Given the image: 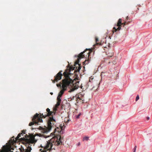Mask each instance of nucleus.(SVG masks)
Segmentation results:
<instances>
[{"mask_svg":"<svg viewBox=\"0 0 152 152\" xmlns=\"http://www.w3.org/2000/svg\"><path fill=\"white\" fill-rule=\"evenodd\" d=\"M21 134V133L18 134L15 140L13 139V141H12V140H10L9 145L3 146L2 149L0 150V152H8L10 150L12 145L13 144L14 142H15L19 140L23 142V143L25 145L26 147L28 146L27 148L25 150L21 147L19 148L20 152H30L32 149L31 147V144L37 142V140L35 139V136L32 135L30 136L29 138H25L23 137V138H21L19 139Z\"/></svg>","mask_w":152,"mask_h":152,"instance_id":"obj_1","label":"nucleus"},{"mask_svg":"<svg viewBox=\"0 0 152 152\" xmlns=\"http://www.w3.org/2000/svg\"><path fill=\"white\" fill-rule=\"evenodd\" d=\"M60 102H57L56 104L53 107V111H50L48 108V132L51 130L52 128H54V124L56 123V121L53 117L57 108L60 105Z\"/></svg>","mask_w":152,"mask_h":152,"instance_id":"obj_2","label":"nucleus"},{"mask_svg":"<svg viewBox=\"0 0 152 152\" xmlns=\"http://www.w3.org/2000/svg\"><path fill=\"white\" fill-rule=\"evenodd\" d=\"M48 138H49V140H48V151H50L52 149V146L53 145H58L62 144V140L63 138H62L60 135H58L56 136V134L52 133L50 136H48Z\"/></svg>","mask_w":152,"mask_h":152,"instance_id":"obj_3","label":"nucleus"},{"mask_svg":"<svg viewBox=\"0 0 152 152\" xmlns=\"http://www.w3.org/2000/svg\"><path fill=\"white\" fill-rule=\"evenodd\" d=\"M79 60L77 58V60L75 62L74 66H71L69 69H66L63 72L64 76L65 77V79L69 78V75L72 74L70 73L71 71H73L76 68L75 70L74 71V72H78L81 68V66L80 64H79Z\"/></svg>","mask_w":152,"mask_h":152,"instance_id":"obj_4","label":"nucleus"},{"mask_svg":"<svg viewBox=\"0 0 152 152\" xmlns=\"http://www.w3.org/2000/svg\"><path fill=\"white\" fill-rule=\"evenodd\" d=\"M47 116H48V114L47 115H43L42 114H40L36 113L32 118V121L31 122L29 123V126H31L34 124L37 125H40L39 123H41L42 121V118L43 117L45 118Z\"/></svg>","mask_w":152,"mask_h":152,"instance_id":"obj_5","label":"nucleus"},{"mask_svg":"<svg viewBox=\"0 0 152 152\" xmlns=\"http://www.w3.org/2000/svg\"><path fill=\"white\" fill-rule=\"evenodd\" d=\"M64 80H66V81L65 82L66 83H69L68 84L67 86L69 87H70L72 88L71 89L70 92L73 91L75 90H76L79 87L78 82H74L72 79L70 78L64 79Z\"/></svg>","mask_w":152,"mask_h":152,"instance_id":"obj_6","label":"nucleus"},{"mask_svg":"<svg viewBox=\"0 0 152 152\" xmlns=\"http://www.w3.org/2000/svg\"><path fill=\"white\" fill-rule=\"evenodd\" d=\"M92 52V50L89 49H86L83 52L81 53L78 56V59H80L85 57H89L91 53Z\"/></svg>","mask_w":152,"mask_h":152,"instance_id":"obj_7","label":"nucleus"},{"mask_svg":"<svg viewBox=\"0 0 152 152\" xmlns=\"http://www.w3.org/2000/svg\"><path fill=\"white\" fill-rule=\"evenodd\" d=\"M122 20L120 18L118 20L117 24L113 28L112 31L113 33L114 32L119 31L121 29L122 25Z\"/></svg>","mask_w":152,"mask_h":152,"instance_id":"obj_8","label":"nucleus"},{"mask_svg":"<svg viewBox=\"0 0 152 152\" xmlns=\"http://www.w3.org/2000/svg\"><path fill=\"white\" fill-rule=\"evenodd\" d=\"M63 72L62 70H60L55 76L54 79L53 80H52L53 83H55L57 82L58 80H61V77L63 75L62 73Z\"/></svg>","mask_w":152,"mask_h":152,"instance_id":"obj_9","label":"nucleus"},{"mask_svg":"<svg viewBox=\"0 0 152 152\" xmlns=\"http://www.w3.org/2000/svg\"><path fill=\"white\" fill-rule=\"evenodd\" d=\"M66 80H62V88L63 89L62 90H61L59 93L58 96H61L63 94L64 91L66 90V87H67V85L68 83H66Z\"/></svg>","mask_w":152,"mask_h":152,"instance_id":"obj_10","label":"nucleus"},{"mask_svg":"<svg viewBox=\"0 0 152 152\" xmlns=\"http://www.w3.org/2000/svg\"><path fill=\"white\" fill-rule=\"evenodd\" d=\"M40 127L41 128V132L42 133L41 134V136L45 138L48 137V135H47L48 134V128H47L46 129L41 127Z\"/></svg>","mask_w":152,"mask_h":152,"instance_id":"obj_11","label":"nucleus"},{"mask_svg":"<svg viewBox=\"0 0 152 152\" xmlns=\"http://www.w3.org/2000/svg\"><path fill=\"white\" fill-rule=\"evenodd\" d=\"M41 147L42 148L40 149L41 152H46L48 151V141H47V143L45 146L43 147L41 146Z\"/></svg>","mask_w":152,"mask_h":152,"instance_id":"obj_12","label":"nucleus"},{"mask_svg":"<svg viewBox=\"0 0 152 152\" xmlns=\"http://www.w3.org/2000/svg\"><path fill=\"white\" fill-rule=\"evenodd\" d=\"M65 126L64 125V123H63V124H61L60 125V127L61 129L60 132V134H61V131L64 130V129L65 128Z\"/></svg>","mask_w":152,"mask_h":152,"instance_id":"obj_13","label":"nucleus"},{"mask_svg":"<svg viewBox=\"0 0 152 152\" xmlns=\"http://www.w3.org/2000/svg\"><path fill=\"white\" fill-rule=\"evenodd\" d=\"M82 95L81 94L79 95L78 97V98L82 100V101L83 102L84 101L85 99L84 98V97L83 96L82 97Z\"/></svg>","mask_w":152,"mask_h":152,"instance_id":"obj_14","label":"nucleus"},{"mask_svg":"<svg viewBox=\"0 0 152 152\" xmlns=\"http://www.w3.org/2000/svg\"><path fill=\"white\" fill-rule=\"evenodd\" d=\"M89 58L88 59L86 60L85 61L83 62V64L86 65L87 64H88L89 62Z\"/></svg>","mask_w":152,"mask_h":152,"instance_id":"obj_15","label":"nucleus"},{"mask_svg":"<svg viewBox=\"0 0 152 152\" xmlns=\"http://www.w3.org/2000/svg\"><path fill=\"white\" fill-rule=\"evenodd\" d=\"M57 102H59L61 103V96H58L57 98Z\"/></svg>","mask_w":152,"mask_h":152,"instance_id":"obj_16","label":"nucleus"},{"mask_svg":"<svg viewBox=\"0 0 152 152\" xmlns=\"http://www.w3.org/2000/svg\"><path fill=\"white\" fill-rule=\"evenodd\" d=\"M95 40H96V43L97 45H101V43H99L98 42L99 41V39L97 38V37L95 38Z\"/></svg>","mask_w":152,"mask_h":152,"instance_id":"obj_17","label":"nucleus"},{"mask_svg":"<svg viewBox=\"0 0 152 152\" xmlns=\"http://www.w3.org/2000/svg\"><path fill=\"white\" fill-rule=\"evenodd\" d=\"M128 24V22H127L126 21H124L123 23H122V25H123V26L124 27L125 25Z\"/></svg>","mask_w":152,"mask_h":152,"instance_id":"obj_18","label":"nucleus"},{"mask_svg":"<svg viewBox=\"0 0 152 152\" xmlns=\"http://www.w3.org/2000/svg\"><path fill=\"white\" fill-rule=\"evenodd\" d=\"M61 83L60 82V83H59V84H56V86H57L58 87H60V88L61 87Z\"/></svg>","mask_w":152,"mask_h":152,"instance_id":"obj_19","label":"nucleus"},{"mask_svg":"<svg viewBox=\"0 0 152 152\" xmlns=\"http://www.w3.org/2000/svg\"><path fill=\"white\" fill-rule=\"evenodd\" d=\"M139 99V96L138 95H137L135 101H137Z\"/></svg>","mask_w":152,"mask_h":152,"instance_id":"obj_20","label":"nucleus"},{"mask_svg":"<svg viewBox=\"0 0 152 152\" xmlns=\"http://www.w3.org/2000/svg\"><path fill=\"white\" fill-rule=\"evenodd\" d=\"M88 137H84L83 138V139L84 140H88Z\"/></svg>","mask_w":152,"mask_h":152,"instance_id":"obj_21","label":"nucleus"},{"mask_svg":"<svg viewBox=\"0 0 152 152\" xmlns=\"http://www.w3.org/2000/svg\"><path fill=\"white\" fill-rule=\"evenodd\" d=\"M136 148H137V146H136H136H135V147H134V149H133V150H134L133 152H135Z\"/></svg>","mask_w":152,"mask_h":152,"instance_id":"obj_22","label":"nucleus"},{"mask_svg":"<svg viewBox=\"0 0 152 152\" xmlns=\"http://www.w3.org/2000/svg\"><path fill=\"white\" fill-rule=\"evenodd\" d=\"M80 115H81V114H80H80H79L78 115H77L76 116V118H79V116H80Z\"/></svg>","mask_w":152,"mask_h":152,"instance_id":"obj_23","label":"nucleus"},{"mask_svg":"<svg viewBox=\"0 0 152 152\" xmlns=\"http://www.w3.org/2000/svg\"><path fill=\"white\" fill-rule=\"evenodd\" d=\"M22 132V133H21V134H25V131L23 130Z\"/></svg>","mask_w":152,"mask_h":152,"instance_id":"obj_24","label":"nucleus"},{"mask_svg":"<svg viewBox=\"0 0 152 152\" xmlns=\"http://www.w3.org/2000/svg\"><path fill=\"white\" fill-rule=\"evenodd\" d=\"M129 18V17H128V16H127L126 18V20H128Z\"/></svg>","mask_w":152,"mask_h":152,"instance_id":"obj_25","label":"nucleus"},{"mask_svg":"<svg viewBox=\"0 0 152 152\" xmlns=\"http://www.w3.org/2000/svg\"><path fill=\"white\" fill-rule=\"evenodd\" d=\"M147 119L148 120L149 119V117H147Z\"/></svg>","mask_w":152,"mask_h":152,"instance_id":"obj_26","label":"nucleus"},{"mask_svg":"<svg viewBox=\"0 0 152 152\" xmlns=\"http://www.w3.org/2000/svg\"><path fill=\"white\" fill-rule=\"evenodd\" d=\"M113 55H109L108 56H110V57H112V56Z\"/></svg>","mask_w":152,"mask_h":152,"instance_id":"obj_27","label":"nucleus"},{"mask_svg":"<svg viewBox=\"0 0 152 152\" xmlns=\"http://www.w3.org/2000/svg\"><path fill=\"white\" fill-rule=\"evenodd\" d=\"M50 94L51 95H52L53 94V93H52V92H51L50 93Z\"/></svg>","mask_w":152,"mask_h":152,"instance_id":"obj_28","label":"nucleus"},{"mask_svg":"<svg viewBox=\"0 0 152 152\" xmlns=\"http://www.w3.org/2000/svg\"><path fill=\"white\" fill-rule=\"evenodd\" d=\"M58 129V128H57V129ZM57 129H55V131H57Z\"/></svg>","mask_w":152,"mask_h":152,"instance_id":"obj_29","label":"nucleus"},{"mask_svg":"<svg viewBox=\"0 0 152 152\" xmlns=\"http://www.w3.org/2000/svg\"><path fill=\"white\" fill-rule=\"evenodd\" d=\"M108 47H110V44L109 43H108Z\"/></svg>","mask_w":152,"mask_h":152,"instance_id":"obj_30","label":"nucleus"},{"mask_svg":"<svg viewBox=\"0 0 152 152\" xmlns=\"http://www.w3.org/2000/svg\"><path fill=\"white\" fill-rule=\"evenodd\" d=\"M46 111L47 112H48V108L46 109Z\"/></svg>","mask_w":152,"mask_h":152,"instance_id":"obj_31","label":"nucleus"},{"mask_svg":"<svg viewBox=\"0 0 152 152\" xmlns=\"http://www.w3.org/2000/svg\"><path fill=\"white\" fill-rule=\"evenodd\" d=\"M80 143H78V145H80Z\"/></svg>","mask_w":152,"mask_h":152,"instance_id":"obj_32","label":"nucleus"},{"mask_svg":"<svg viewBox=\"0 0 152 152\" xmlns=\"http://www.w3.org/2000/svg\"><path fill=\"white\" fill-rule=\"evenodd\" d=\"M57 131H58L57 132L59 131L58 130H57Z\"/></svg>","mask_w":152,"mask_h":152,"instance_id":"obj_33","label":"nucleus"}]
</instances>
